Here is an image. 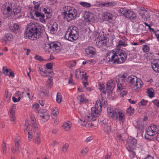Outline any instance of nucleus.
Here are the masks:
<instances>
[{"label":"nucleus","instance_id":"obj_1","mask_svg":"<svg viewBox=\"0 0 159 159\" xmlns=\"http://www.w3.org/2000/svg\"><path fill=\"white\" fill-rule=\"evenodd\" d=\"M44 27L37 23L30 22L28 24L25 34V37L34 40L40 38Z\"/></svg>","mask_w":159,"mask_h":159},{"label":"nucleus","instance_id":"obj_2","mask_svg":"<svg viewBox=\"0 0 159 159\" xmlns=\"http://www.w3.org/2000/svg\"><path fill=\"white\" fill-rule=\"evenodd\" d=\"M127 57V54L124 51L116 49L107 53L106 59L107 61L112 62L113 63L120 64L126 60Z\"/></svg>","mask_w":159,"mask_h":159},{"label":"nucleus","instance_id":"obj_3","mask_svg":"<svg viewBox=\"0 0 159 159\" xmlns=\"http://www.w3.org/2000/svg\"><path fill=\"white\" fill-rule=\"evenodd\" d=\"M107 114L108 117L111 119L116 120L118 119L120 122L123 124L125 120V114L123 111L119 109L115 108L113 110L111 108H108Z\"/></svg>","mask_w":159,"mask_h":159},{"label":"nucleus","instance_id":"obj_4","mask_svg":"<svg viewBox=\"0 0 159 159\" xmlns=\"http://www.w3.org/2000/svg\"><path fill=\"white\" fill-rule=\"evenodd\" d=\"M79 33V30L76 27L71 26L66 32L64 37L69 41L73 42L78 39Z\"/></svg>","mask_w":159,"mask_h":159},{"label":"nucleus","instance_id":"obj_5","mask_svg":"<svg viewBox=\"0 0 159 159\" xmlns=\"http://www.w3.org/2000/svg\"><path fill=\"white\" fill-rule=\"evenodd\" d=\"M62 13L64 15V19H66L68 21L74 20L78 15L77 11L74 7L69 6L65 7Z\"/></svg>","mask_w":159,"mask_h":159},{"label":"nucleus","instance_id":"obj_6","mask_svg":"<svg viewBox=\"0 0 159 159\" xmlns=\"http://www.w3.org/2000/svg\"><path fill=\"white\" fill-rule=\"evenodd\" d=\"M95 106L91 108V112L86 113L85 116V120L89 121H95L100 115L101 111L100 108L98 106H97V104Z\"/></svg>","mask_w":159,"mask_h":159},{"label":"nucleus","instance_id":"obj_7","mask_svg":"<svg viewBox=\"0 0 159 159\" xmlns=\"http://www.w3.org/2000/svg\"><path fill=\"white\" fill-rule=\"evenodd\" d=\"M130 76H128L127 74H124L119 76L118 78L119 82L117 84V90L118 91H121L122 90L125 89V84L128 83V79Z\"/></svg>","mask_w":159,"mask_h":159},{"label":"nucleus","instance_id":"obj_8","mask_svg":"<svg viewBox=\"0 0 159 159\" xmlns=\"http://www.w3.org/2000/svg\"><path fill=\"white\" fill-rule=\"evenodd\" d=\"M119 12L123 16L129 19L132 21H137V15L133 11L129 10L126 8H121L119 9Z\"/></svg>","mask_w":159,"mask_h":159},{"label":"nucleus","instance_id":"obj_9","mask_svg":"<svg viewBox=\"0 0 159 159\" xmlns=\"http://www.w3.org/2000/svg\"><path fill=\"white\" fill-rule=\"evenodd\" d=\"M128 83L131 84L134 87H136L134 89L136 91H138L141 88L142 81L139 78L134 75L130 76L128 79Z\"/></svg>","mask_w":159,"mask_h":159},{"label":"nucleus","instance_id":"obj_10","mask_svg":"<svg viewBox=\"0 0 159 159\" xmlns=\"http://www.w3.org/2000/svg\"><path fill=\"white\" fill-rule=\"evenodd\" d=\"M137 144V140L135 138H130L127 140L126 146L128 151L135 150Z\"/></svg>","mask_w":159,"mask_h":159},{"label":"nucleus","instance_id":"obj_11","mask_svg":"<svg viewBox=\"0 0 159 159\" xmlns=\"http://www.w3.org/2000/svg\"><path fill=\"white\" fill-rule=\"evenodd\" d=\"M21 10L20 7L16 5L15 7H11V18L13 17H15V19H16L19 18L22 16L20 15L18 16V15L20 13Z\"/></svg>","mask_w":159,"mask_h":159},{"label":"nucleus","instance_id":"obj_12","mask_svg":"<svg viewBox=\"0 0 159 159\" xmlns=\"http://www.w3.org/2000/svg\"><path fill=\"white\" fill-rule=\"evenodd\" d=\"M38 116L41 117L42 119H44V121H47L49 118L48 111L45 109L39 110L38 112Z\"/></svg>","mask_w":159,"mask_h":159},{"label":"nucleus","instance_id":"obj_13","mask_svg":"<svg viewBox=\"0 0 159 159\" xmlns=\"http://www.w3.org/2000/svg\"><path fill=\"white\" fill-rule=\"evenodd\" d=\"M11 8L9 6H7L5 5H2L1 8V12L6 18H11Z\"/></svg>","mask_w":159,"mask_h":159},{"label":"nucleus","instance_id":"obj_14","mask_svg":"<svg viewBox=\"0 0 159 159\" xmlns=\"http://www.w3.org/2000/svg\"><path fill=\"white\" fill-rule=\"evenodd\" d=\"M84 17L87 22H93L95 20L94 15L93 13L89 12H86Z\"/></svg>","mask_w":159,"mask_h":159},{"label":"nucleus","instance_id":"obj_15","mask_svg":"<svg viewBox=\"0 0 159 159\" xmlns=\"http://www.w3.org/2000/svg\"><path fill=\"white\" fill-rule=\"evenodd\" d=\"M39 10L40 11H42L44 12L46 15V19H48L51 17L52 15V10L50 9V8L48 7L44 8L43 7H41L40 8Z\"/></svg>","mask_w":159,"mask_h":159},{"label":"nucleus","instance_id":"obj_16","mask_svg":"<svg viewBox=\"0 0 159 159\" xmlns=\"http://www.w3.org/2000/svg\"><path fill=\"white\" fill-rule=\"evenodd\" d=\"M51 50L54 52H59L61 48L60 43H55L54 42L51 43Z\"/></svg>","mask_w":159,"mask_h":159},{"label":"nucleus","instance_id":"obj_17","mask_svg":"<svg viewBox=\"0 0 159 159\" xmlns=\"http://www.w3.org/2000/svg\"><path fill=\"white\" fill-rule=\"evenodd\" d=\"M97 106L99 107L100 109H101L102 107H105L107 106V101L104 100L102 96H101L99 98V100L97 101L96 102Z\"/></svg>","mask_w":159,"mask_h":159},{"label":"nucleus","instance_id":"obj_18","mask_svg":"<svg viewBox=\"0 0 159 159\" xmlns=\"http://www.w3.org/2000/svg\"><path fill=\"white\" fill-rule=\"evenodd\" d=\"M51 27H49L51 34H53L55 33L58 29V25L57 23L54 22H51L50 24Z\"/></svg>","mask_w":159,"mask_h":159},{"label":"nucleus","instance_id":"obj_19","mask_svg":"<svg viewBox=\"0 0 159 159\" xmlns=\"http://www.w3.org/2000/svg\"><path fill=\"white\" fill-rule=\"evenodd\" d=\"M95 48L92 47H89L85 49L86 54L89 57H92L95 55Z\"/></svg>","mask_w":159,"mask_h":159},{"label":"nucleus","instance_id":"obj_20","mask_svg":"<svg viewBox=\"0 0 159 159\" xmlns=\"http://www.w3.org/2000/svg\"><path fill=\"white\" fill-rule=\"evenodd\" d=\"M98 36H99V35H98ZM101 38V36L100 37H99V36L97 37V39L99 40L98 41L96 42L97 44L99 46H106L107 44V41L106 40H105V37L103 36V37Z\"/></svg>","mask_w":159,"mask_h":159},{"label":"nucleus","instance_id":"obj_21","mask_svg":"<svg viewBox=\"0 0 159 159\" xmlns=\"http://www.w3.org/2000/svg\"><path fill=\"white\" fill-rule=\"evenodd\" d=\"M140 15L142 18L143 20H148L150 18V13L149 11L146 10V11H145V12H143V13L142 12L141 15Z\"/></svg>","mask_w":159,"mask_h":159},{"label":"nucleus","instance_id":"obj_22","mask_svg":"<svg viewBox=\"0 0 159 159\" xmlns=\"http://www.w3.org/2000/svg\"><path fill=\"white\" fill-rule=\"evenodd\" d=\"M43 48L46 53H49L52 51L51 43L44 44L43 45Z\"/></svg>","mask_w":159,"mask_h":159},{"label":"nucleus","instance_id":"obj_23","mask_svg":"<svg viewBox=\"0 0 159 159\" xmlns=\"http://www.w3.org/2000/svg\"><path fill=\"white\" fill-rule=\"evenodd\" d=\"M152 66L153 70L159 73V61L152 63Z\"/></svg>","mask_w":159,"mask_h":159},{"label":"nucleus","instance_id":"obj_24","mask_svg":"<svg viewBox=\"0 0 159 159\" xmlns=\"http://www.w3.org/2000/svg\"><path fill=\"white\" fill-rule=\"evenodd\" d=\"M115 86V84L111 80H109L107 84V90L111 91L113 90Z\"/></svg>","mask_w":159,"mask_h":159},{"label":"nucleus","instance_id":"obj_25","mask_svg":"<svg viewBox=\"0 0 159 159\" xmlns=\"http://www.w3.org/2000/svg\"><path fill=\"white\" fill-rule=\"evenodd\" d=\"M20 26L16 23L13 24L11 26V29L14 33H17L20 31Z\"/></svg>","mask_w":159,"mask_h":159},{"label":"nucleus","instance_id":"obj_26","mask_svg":"<svg viewBox=\"0 0 159 159\" xmlns=\"http://www.w3.org/2000/svg\"><path fill=\"white\" fill-rule=\"evenodd\" d=\"M152 130L154 132V134H157L159 131V129L156 125H151L149 127V130Z\"/></svg>","mask_w":159,"mask_h":159},{"label":"nucleus","instance_id":"obj_27","mask_svg":"<svg viewBox=\"0 0 159 159\" xmlns=\"http://www.w3.org/2000/svg\"><path fill=\"white\" fill-rule=\"evenodd\" d=\"M25 125L27 126L26 128L24 129V132L25 134L27 133V134H28V138L29 139H31L33 137V132H32L30 131H28L27 129V128L28 127V124H27V123H25Z\"/></svg>","mask_w":159,"mask_h":159},{"label":"nucleus","instance_id":"obj_28","mask_svg":"<svg viewBox=\"0 0 159 159\" xmlns=\"http://www.w3.org/2000/svg\"><path fill=\"white\" fill-rule=\"evenodd\" d=\"M13 39V35L10 33L6 34L4 37V39L6 42L8 41H11Z\"/></svg>","mask_w":159,"mask_h":159},{"label":"nucleus","instance_id":"obj_29","mask_svg":"<svg viewBox=\"0 0 159 159\" xmlns=\"http://www.w3.org/2000/svg\"><path fill=\"white\" fill-rule=\"evenodd\" d=\"M94 121L93 120H91L90 121H88L85 120V118L84 120L83 121V122L84 123V124L83 125H85L87 124L88 122H89V123L88 124L89 125H90L92 128L95 127L96 126V125L94 123Z\"/></svg>","mask_w":159,"mask_h":159},{"label":"nucleus","instance_id":"obj_30","mask_svg":"<svg viewBox=\"0 0 159 159\" xmlns=\"http://www.w3.org/2000/svg\"><path fill=\"white\" fill-rule=\"evenodd\" d=\"M147 93L148 95L150 98H152L154 96V91L152 88L148 89Z\"/></svg>","mask_w":159,"mask_h":159},{"label":"nucleus","instance_id":"obj_31","mask_svg":"<svg viewBox=\"0 0 159 159\" xmlns=\"http://www.w3.org/2000/svg\"><path fill=\"white\" fill-rule=\"evenodd\" d=\"M78 100L79 101V103L81 104H83L85 101L86 98L84 96L81 95L78 96L77 97Z\"/></svg>","mask_w":159,"mask_h":159},{"label":"nucleus","instance_id":"obj_32","mask_svg":"<svg viewBox=\"0 0 159 159\" xmlns=\"http://www.w3.org/2000/svg\"><path fill=\"white\" fill-rule=\"evenodd\" d=\"M104 130L107 133H109L111 131L110 126L108 124H106L103 126Z\"/></svg>","mask_w":159,"mask_h":159},{"label":"nucleus","instance_id":"obj_33","mask_svg":"<svg viewBox=\"0 0 159 159\" xmlns=\"http://www.w3.org/2000/svg\"><path fill=\"white\" fill-rule=\"evenodd\" d=\"M35 143L38 145L40 144L41 142L40 134L38 133H36V137L35 139Z\"/></svg>","mask_w":159,"mask_h":159},{"label":"nucleus","instance_id":"obj_34","mask_svg":"<svg viewBox=\"0 0 159 159\" xmlns=\"http://www.w3.org/2000/svg\"><path fill=\"white\" fill-rule=\"evenodd\" d=\"M134 109L132 108L131 106H130L126 110V113L129 115H131L134 112Z\"/></svg>","mask_w":159,"mask_h":159},{"label":"nucleus","instance_id":"obj_35","mask_svg":"<svg viewBox=\"0 0 159 159\" xmlns=\"http://www.w3.org/2000/svg\"><path fill=\"white\" fill-rule=\"evenodd\" d=\"M134 150H131L130 151H128L129 152V156L131 159L134 158L136 154L135 152L134 151Z\"/></svg>","mask_w":159,"mask_h":159},{"label":"nucleus","instance_id":"obj_36","mask_svg":"<svg viewBox=\"0 0 159 159\" xmlns=\"http://www.w3.org/2000/svg\"><path fill=\"white\" fill-rule=\"evenodd\" d=\"M5 100L7 102H8L11 99V95L9 94L7 89H6L5 91Z\"/></svg>","mask_w":159,"mask_h":159},{"label":"nucleus","instance_id":"obj_37","mask_svg":"<svg viewBox=\"0 0 159 159\" xmlns=\"http://www.w3.org/2000/svg\"><path fill=\"white\" fill-rule=\"evenodd\" d=\"M41 11H40L39 10L35 11L34 14L37 17H40V18L44 16V15L41 12Z\"/></svg>","mask_w":159,"mask_h":159},{"label":"nucleus","instance_id":"obj_38","mask_svg":"<svg viewBox=\"0 0 159 159\" xmlns=\"http://www.w3.org/2000/svg\"><path fill=\"white\" fill-rule=\"evenodd\" d=\"M104 17V18L107 20H111L112 18V16L110 13L107 12L106 14H105Z\"/></svg>","mask_w":159,"mask_h":159},{"label":"nucleus","instance_id":"obj_39","mask_svg":"<svg viewBox=\"0 0 159 159\" xmlns=\"http://www.w3.org/2000/svg\"><path fill=\"white\" fill-rule=\"evenodd\" d=\"M62 127L66 130H69L71 128V125L68 123H65L62 125Z\"/></svg>","mask_w":159,"mask_h":159},{"label":"nucleus","instance_id":"obj_40","mask_svg":"<svg viewBox=\"0 0 159 159\" xmlns=\"http://www.w3.org/2000/svg\"><path fill=\"white\" fill-rule=\"evenodd\" d=\"M118 45L117 46L118 47H125L127 45L126 44L125 41H123L122 40H119L118 43Z\"/></svg>","mask_w":159,"mask_h":159},{"label":"nucleus","instance_id":"obj_41","mask_svg":"<svg viewBox=\"0 0 159 159\" xmlns=\"http://www.w3.org/2000/svg\"><path fill=\"white\" fill-rule=\"evenodd\" d=\"M105 86L104 84L100 83L99 84V90L102 92L104 93H106V91L104 90Z\"/></svg>","mask_w":159,"mask_h":159},{"label":"nucleus","instance_id":"obj_42","mask_svg":"<svg viewBox=\"0 0 159 159\" xmlns=\"http://www.w3.org/2000/svg\"><path fill=\"white\" fill-rule=\"evenodd\" d=\"M61 101V96L60 93H58L56 97V101L58 103H60Z\"/></svg>","mask_w":159,"mask_h":159},{"label":"nucleus","instance_id":"obj_43","mask_svg":"<svg viewBox=\"0 0 159 159\" xmlns=\"http://www.w3.org/2000/svg\"><path fill=\"white\" fill-rule=\"evenodd\" d=\"M80 4L84 7H89L91 6V5L89 3L85 2H80Z\"/></svg>","mask_w":159,"mask_h":159},{"label":"nucleus","instance_id":"obj_44","mask_svg":"<svg viewBox=\"0 0 159 159\" xmlns=\"http://www.w3.org/2000/svg\"><path fill=\"white\" fill-rule=\"evenodd\" d=\"M148 101H145L144 99H142L141 101L139 103V105L140 106H146L147 105Z\"/></svg>","mask_w":159,"mask_h":159},{"label":"nucleus","instance_id":"obj_45","mask_svg":"<svg viewBox=\"0 0 159 159\" xmlns=\"http://www.w3.org/2000/svg\"><path fill=\"white\" fill-rule=\"evenodd\" d=\"M69 147V145L67 143H65L62 147V151L64 152H66Z\"/></svg>","mask_w":159,"mask_h":159},{"label":"nucleus","instance_id":"obj_46","mask_svg":"<svg viewBox=\"0 0 159 159\" xmlns=\"http://www.w3.org/2000/svg\"><path fill=\"white\" fill-rule=\"evenodd\" d=\"M103 7H108L109 6L111 7L113 6V4L112 2H108L107 3H104L102 5Z\"/></svg>","mask_w":159,"mask_h":159},{"label":"nucleus","instance_id":"obj_47","mask_svg":"<svg viewBox=\"0 0 159 159\" xmlns=\"http://www.w3.org/2000/svg\"><path fill=\"white\" fill-rule=\"evenodd\" d=\"M147 133L148 135L152 136H153L156 134H154V132L152 130H149V128L147 130Z\"/></svg>","mask_w":159,"mask_h":159},{"label":"nucleus","instance_id":"obj_48","mask_svg":"<svg viewBox=\"0 0 159 159\" xmlns=\"http://www.w3.org/2000/svg\"><path fill=\"white\" fill-rule=\"evenodd\" d=\"M10 120L11 121H12L14 124L16 123V117L15 115H10Z\"/></svg>","mask_w":159,"mask_h":159},{"label":"nucleus","instance_id":"obj_49","mask_svg":"<svg viewBox=\"0 0 159 159\" xmlns=\"http://www.w3.org/2000/svg\"><path fill=\"white\" fill-rule=\"evenodd\" d=\"M150 48L149 47H148L147 45H145L143 46V50L144 52H148Z\"/></svg>","mask_w":159,"mask_h":159},{"label":"nucleus","instance_id":"obj_50","mask_svg":"<svg viewBox=\"0 0 159 159\" xmlns=\"http://www.w3.org/2000/svg\"><path fill=\"white\" fill-rule=\"evenodd\" d=\"M3 144L2 145V148L3 153L6 154V144L3 141L2 142Z\"/></svg>","mask_w":159,"mask_h":159},{"label":"nucleus","instance_id":"obj_51","mask_svg":"<svg viewBox=\"0 0 159 159\" xmlns=\"http://www.w3.org/2000/svg\"><path fill=\"white\" fill-rule=\"evenodd\" d=\"M9 70L10 69L8 70L7 68V67L6 66L3 67L2 70L3 72V74L5 75H7V73H8Z\"/></svg>","mask_w":159,"mask_h":159},{"label":"nucleus","instance_id":"obj_52","mask_svg":"<svg viewBox=\"0 0 159 159\" xmlns=\"http://www.w3.org/2000/svg\"><path fill=\"white\" fill-rule=\"evenodd\" d=\"M34 59L36 60H38L40 61H43V58L42 57L38 55H36V56L34 57Z\"/></svg>","mask_w":159,"mask_h":159},{"label":"nucleus","instance_id":"obj_53","mask_svg":"<svg viewBox=\"0 0 159 159\" xmlns=\"http://www.w3.org/2000/svg\"><path fill=\"white\" fill-rule=\"evenodd\" d=\"M124 89H123L120 92V95L121 97L124 96V95L126 94L127 93V91ZM119 92H120V91Z\"/></svg>","mask_w":159,"mask_h":159},{"label":"nucleus","instance_id":"obj_54","mask_svg":"<svg viewBox=\"0 0 159 159\" xmlns=\"http://www.w3.org/2000/svg\"><path fill=\"white\" fill-rule=\"evenodd\" d=\"M59 113L58 109L57 108L53 110L52 111V114L54 116H57Z\"/></svg>","mask_w":159,"mask_h":159},{"label":"nucleus","instance_id":"obj_55","mask_svg":"<svg viewBox=\"0 0 159 159\" xmlns=\"http://www.w3.org/2000/svg\"><path fill=\"white\" fill-rule=\"evenodd\" d=\"M152 102L153 103L154 105L159 107V100L155 99Z\"/></svg>","mask_w":159,"mask_h":159},{"label":"nucleus","instance_id":"obj_56","mask_svg":"<svg viewBox=\"0 0 159 159\" xmlns=\"http://www.w3.org/2000/svg\"><path fill=\"white\" fill-rule=\"evenodd\" d=\"M46 66L48 69H51L52 68V64L51 63L46 64Z\"/></svg>","mask_w":159,"mask_h":159},{"label":"nucleus","instance_id":"obj_57","mask_svg":"<svg viewBox=\"0 0 159 159\" xmlns=\"http://www.w3.org/2000/svg\"><path fill=\"white\" fill-rule=\"evenodd\" d=\"M88 151V149L87 148H84L81 151V153L83 155L85 154Z\"/></svg>","mask_w":159,"mask_h":159},{"label":"nucleus","instance_id":"obj_58","mask_svg":"<svg viewBox=\"0 0 159 159\" xmlns=\"http://www.w3.org/2000/svg\"><path fill=\"white\" fill-rule=\"evenodd\" d=\"M40 21L43 23H45L46 22V20L45 19V16H42L40 18Z\"/></svg>","mask_w":159,"mask_h":159},{"label":"nucleus","instance_id":"obj_59","mask_svg":"<svg viewBox=\"0 0 159 159\" xmlns=\"http://www.w3.org/2000/svg\"><path fill=\"white\" fill-rule=\"evenodd\" d=\"M40 5V3H39L34 5V8L35 10V11H37L38 10H39V5Z\"/></svg>","mask_w":159,"mask_h":159},{"label":"nucleus","instance_id":"obj_60","mask_svg":"<svg viewBox=\"0 0 159 159\" xmlns=\"http://www.w3.org/2000/svg\"><path fill=\"white\" fill-rule=\"evenodd\" d=\"M139 10L140 11L139 14L140 15H141V13H142V12L143 13V12H145V11H146V10L145 9V8L143 7L139 8Z\"/></svg>","mask_w":159,"mask_h":159},{"label":"nucleus","instance_id":"obj_61","mask_svg":"<svg viewBox=\"0 0 159 159\" xmlns=\"http://www.w3.org/2000/svg\"><path fill=\"white\" fill-rule=\"evenodd\" d=\"M35 118L34 117H31V120L33 121V123H32V126L34 128H35L36 127L35 124H34L35 123V121H34V119Z\"/></svg>","mask_w":159,"mask_h":159},{"label":"nucleus","instance_id":"obj_62","mask_svg":"<svg viewBox=\"0 0 159 159\" xmlns=\"http://www.w3.org/2000/svg\"><path fill=\"white\" fill-rule=\"evenodd\" d=\"M10 115H15V112L14 110H12V109H10Z\"/></svg>","mask_w":159,"mask_h":159},{"label":"nucleus","instance_id":"obj_63","mask_svg":"<svg viewBox=\"0 0 159 159\" xmlns=\"http://www.w3.org/2000/svg\"><path fill=\"white\" fill-rule=\"evenodd\" d=\"M155 34L156 36L157 37V38L159 41V30H157V31H156Z\"/></svg>","mask_w":159,"mask_h":159},{"label":"nucleus","instance_id":"obj_64","mask_svg":"<svg viewBox=\"0 0 159 159\" xmlns=\"http://www.w3.org/2000/svg\"><path fill=\"white\" fill-rule=\"evenodd\" d=\"M24 50L27 51L26 53V54L27 55H28L29 54L30 52V49L24 48Z\"/></svg>","mask_w":159,"mask_h":159}]
</instances>
